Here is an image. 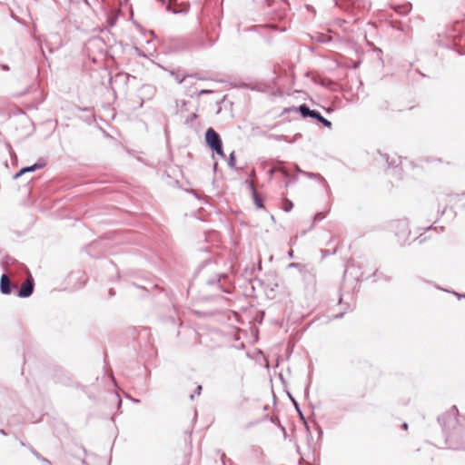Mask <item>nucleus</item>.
<instances>
[{"instance_id": "1", "label": "nucleus", "mask_w": 465, "mask_h": 465, "mask_svg": "<svg viewBox=\"0 0 465 465\" xmlns=\"http://www.w3.org/2000/svg\"><path fill=\"white\" fill-rule=\"evenodd\" d=\"M205 140L207 144L216 152L217 154L223 156L222 141L219 134L213 129L209 128L205 134Z\"/></svg>"}, {"instance_id": "2", "label": "nucleus", "mask_w": 465, "mask_h": 465, "mask_svg": "<svg viewBox=\"0 0 465 465\" xmlns=\"http://www.w3.org/2000/svg\"><path fill=\"white\" fill-rule=\"evenodd\" d=\"M34 290V284L31 280H26L23 284L18 292V296L22 298L29 297Z\"/></svg>"}, {"instance_id": "3", "label": "nucleus", "mask_w": 465, "mask_h": 465, "mask_svg": "<svg viewBox=\"0 0 465 465\" xmlns=\"http://www.w3.org/2000/svg\"><path fill=\"white\" fill-rule=\"evenodd\" d=\"M0 291L3 294H9L12 291V284L7 275L3 274L0 281Z\"/></svg>"}, {"instance_id": "4", "label": "nucleus", "mask_w": 465, "mask_h": 465, "mask_svg": "<svg viewBox=\"0 0 465 465\" xmlns=\"http://www.w3.org/2000/svg\"><path fill=\"white\" fill-rule=\"evenodd\" d=\"M45 164L44 163H35L34 165L32 166H28V167H25V168H22L16 174H15V177H19L21 176L23 173H28V172H35L36 170H39L41 169Z\"/></svg>"}, {"instance_id": "5", "label": "nucleus", "mask_w": 465, "mask_h": 465, "mask_svg": "<svg viewBox=\"0 0 465 465\" xmlns=\"http://www.w3.org/2000/svg\"><path fill=\"white\" fill-rule=\"evenodd\" d=\"M299 111L303 117L310 116L312 113V110L305 104L301 105Z\"/></svg>"}, {"instance_id": "6", "label": "nucleus", "mask_w": 465, "mask_h": 465, "mask_svg": "<svg viewBox=\"0 0 465 465\" xmlns=\"http://www.w3.org/2000/svg\"><path fill=\"white\" fill-rule=\"evenodd\" d=\"M293 204L292 203L288 200V199H284L283 203H282V209L286 212H290L292 208Z\"/></svg>"}, {"instance_id": "7", "label": "nucleus", "mask_w": 465, "mask_h": 465, "mask_svg": "<svg viewBox=\"0 0 465 465\" xmlns=\"http://www.w3.org/2000/svg\"><path fill=\"white\" fill-rule=\"evenodd\" d=\"M319 122H321L324 126H326L328 128H330L331 126V123L322 116L321 117Z\"/></svg>"}, {"instance_id": "8", "label": "nucleus", "mask_w": 465, "mask_h": 465, "mask_svg": "<svg viewBox=\"0 0 465 465\" xmlns=\"http://www.w3.org/2000/svg\"><path fill=\"white\" fill-rule=\"evenodd\" d=\"M310 117L315 118L319 121L321 119L322 115L319 112L312 110Z\"/></svg>"}, {"instance_id": "9", "label": "nucleus", "mask_w": 465, "mask_h": 465, "mask_svg": "<svg viewBox=\"0 0 465 465\" xmlns=\"http://www.w3.org/2000/svg\"><path fill=\"white\" fill-rule=\"evenodd\" d=\"M255 203L259 208H262L263 206L261 200L258 197L255 198Z\"/></svg>"}, {"instance_id": "10", "label": "nucleus", "mask_w": 465, "mask_h": 465, "mask_svg": "<svg viewBox=\"0 0 465 465\" xmlns=\"http://www.w3.org/2000/svg\"><path fill=\"white\" fill-rule=\"evenodd\" d=\"M234 162H235V160H234V156H233V154L232 153V154H231L230 163H230V165H231V166H234V164H235V163H234Z\"/></svg>"}, {"instance_id": "11", "label": "nucleus", "mask_w": 465, "mask_h": 465, "mask_svg": "<svg viewBox=\"0 0 465 465\" xmlns=\"http://www.w3.org/2000/svg\"><path fill=\"white\" fill-rule=\"evenodd\" d=\"M206 93H209V91H206V90L201 91V94H206Z\"/></svg>"}, {"instance_id": "12", "label": "nucleus", "mask_w": 465, "mask_h": 465, "mask_svg": "<svg viewBox=\"0 0 465 465\" xmlns=\"http://www.w3.org/2000/svg\"><path fill=\"white\" fill-rule=\"evenodd\" d=\"M403 428H404L405 430H407V429H408V425H407L406 423H404V424H403Z\"/></svg>"}]
</instances>
